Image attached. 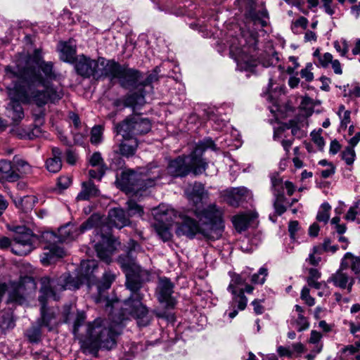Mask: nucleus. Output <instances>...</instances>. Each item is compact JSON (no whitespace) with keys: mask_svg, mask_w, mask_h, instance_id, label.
Segmentation results:
<instances>
[{"mask_svg":"<svg viewBox=\"0 0 360 360\" xmlns=\"http://www.w3.org/2000/svg\"><path fill=\"white\" fill-rule=\"evenodd\" d=\"M6 75L16 77L15 91L23 101L32 100L38 107H44L49 102L55 103L63 96L61 89L49 85L57 78V73L51 61H45L40 49H36L23 62L15 67L6 66Z\"/></svg>","mask_w":360,"mask_h":360,"instance_id":"f257e3e1","label":"nucleus"},{"mask_svg":"<svg viewBox=\"0 0 360 360\" xmlns=\"http://www.w3.org/2000/svg\"><path fill=\"white\" fill-rule=\"evenodd\" d=\"M209 195L204 184L197 181L193 184L188 198L195 207L193 213L198 221L189 217H184L182 221L178 224L177 235L193 238L196 234L200 233L212 240L221 236L224 229L222 210L215 203H211L203 208L198 206L203 200H207Z\"/></svg>","mask_w":360,"mask_h":360,"instance_id":"f03ea898","label":"nucleus"},{"mask_svg":"<svg viewBox=\"0 0 360 360\" xmlns=\"http://www.w3.org/2000/svg\"><path fill=\"white\" fill-rule=\"evenodd\" d=\"M126 70H133L131 77H129L127 86H120L131 92L123 97L113 100L112 105L118 110L130 108L133 111L141 109L146 103V96L153 94L154 84L159 80L160 68L156 66L152 71L143 72L138 69L130 68L129 65L124 64Z\"/></svg>","mask_w":360,"mask_h":360,"instance_id":"7ed1b4c3","label":"nucleus"},{"mask_svg":"<svg viewBox=\"0 0 360 360\" xmlns=\"http://www.w3.org/2000/svg\"><path fill=\"white\" fill-rule=\"evenodd\" d=\"M238 34L231 36L229 40V51L231 58L238 63L244 64L243 68L246 71L255 72L258 64L264 68L277 66L279 70L281 69V65H278L279 57L276 51L265 55L260 61L255 60L253 58L256 56L257 50V38L240 27H238Z\"/></svg>","mask_w":360,"mask_h":360,"instance_id":"20e7f679","label":"nucleus"},{"mask_svg":"<svg viewBox=\"0 0 360 360\" xmlns=\"http://www.w3.org/2000/svg\"><path fill=\"white\" fill-rule=\"evenodd\" d=\"M119 320L96 319L87 325L89 339L82 344L83 352L98 356L99 349L111 350L117 346V338L124 327L125 319Z\"/></svg>","mask_w":360,"mask_h":360,"instance_id":"39448f33","label":"nucleus"},{"mask_svg":"<svg viewBox=\"0 0 360 360\" xmlns=\"http://www.w3.org/2000/svg\"><path fill=\"white\" fill-rule=\"evenodd\" d=\"M105 59L99 57L94 60L84 54L77 56L75 61L74 68L76 73L84 79L92 77L96 80L108 78L110 81L117 79L119 84L126 87L133 70H126L114 59L108 60L104 65Z\"/></svg>","mask_w":360,"mask_h":360,"instance_id":"423d86ee","label":"nucleus"},{"mask_svg":"<svg viewBox=\"0 0 360 360\" xmlns=\"http://www.w3.org/2000/svg\"><path fill=\"white\" fill-rule=\"evenodd\" d=\"M40 295L38 300L41 305V318L38 320V324L41 327L52 329V322L56 319V314L47 306V300L49 298L57 301L60 299L59 293L67 290L79 289L82 281L72 277L70 274H63L60 276H44L40 280Z\"/></svg>","mask_w":360,"mask_h":360,"instance_id":"0eeeda50","label":"nucleus"},{"mask_svg":"<svg viewBox=\"0 0 360 360\" xmlns=\"http://www.w3.org/2000/svg\"><path fill=\"white\" fill-rule=\"evenodd\" d=\"M209 149L215 151L217 147L211 138H205L195 144L188 155H181L169 159L166 168L167 174L175 179L184 178L190 174L194 176L202 174L208 166L202 155Z\"/></svg>","mask_w":360,"mask_h":360,"instance_id":"6e6552de","label":"nucleus"},{"mask_svg":"<svg viewBox=\"0 0 360 360\" xmlns=\"http://www.w3.org/2000/svg\"><path fill=\"white\" fill-rule=\"evenodd\" d=\"M141 251V247L134 240H129L126 252L120 255L117 262L125 272V285L129 290H141L145 281L144 276L148 272L136 263V255Z\"/></svg>","mask_w":360,"mask_h":360,"instance_id":"1a4fd4ad","label":"nucleus"},{"mask_svg":"<svg viewBox=\"0 0 360 360\" xmlns=\"http://www.w3.org/2000/svg\"><path fill=\"white\" fill-rule=\"evenodd\" d=\"M151 127V122L148 118L143 117L140 114H134L117 123L115 129L117 134L122 135L123 139H136L138 135L148 133Z\"/></svg>","mask_w":360,"mask_h":360,"instance_id":"9d476101","label":"nucleus"},{"mask_svg":"<svg viewBox=\"0 0 360 360\" xmlns=\"http://www.w3.org/2000/svg\"><path fill=\"white\" fill-rule=\"evenodd\" d=\"M37 243L44 244V249L46 251L40 259L44 266L56 262L65 255L64 249L60 245L59 236L53 231H44L41 235H37Z\"/></svg>","mask_w":360,"mask_h":360,"instance_id":"9b49d317","label":"nucleus"},{"mask_svg":"<svg viewBox=\"0 0 360 360\" xmlns=\"http://www.w3.org/2000/svg\"><path fill=\"white\" fill-rule=\"evenodd\" d=\"M14 233V243L11 252L18 256H25L30 253L36 247L37 235L25 226H17L12 229Z\"/></svg>","mask_w":360,"mask_h":360,"instance_id":"f8f14e48","label":"nucleus"},{"mask_svg":"<svg viewBox=\"0 0 360 360\" xmlns=\"http://www.w3.org/2000/svg\"><path fill=\"white\" fill-rule=\"evenodd\" d=\"M130 295L124 302V305L128 307L130 314L136 320L139 327L148 326L153 316L150 314L148 307L142 303L143 295L140 290H129Z\"/></svg>","mask_w":360,"mask_h":360,"instance_id":"ddd939ff","label":"nucleus"},{"mask_svg":"<svg viewBox=\"0 0 360 360\" xmlns=\"http://www.w3.org/2000/svg\"><path fill=\"white\" fill-rule=\"evenodd\" d=\"M116 183L117 186L127 194H132L134 195H139L142 191H145L146 188L140 174L133 170L124 171L120 176L117 178Z\"/></svg>","mask_w":360,"mask_h":360,"instance_id":"4468645a","label":"nucleus"},{"mask_svg":"<svg viewBox=\"0 0 360 360\" xmlns=\"http://www.w3.org/2000/svg\"><path fill=\"white\" fill-rule=\"evenodd\" d=\"M36 288V283L32 277L21 278L9 293L8 302L22 305L27 302V295Z\"/></svg>","mask_w":360,"mask_h":360,"instance_id":"2eb2a0df","label":"nucleus"},{"mask_svg":"<svg viewBox=\"0 0 360 360\" xmlns=\"http://www.w3.org/2000/svg\"><path fill=\"white\" fill-rule=\"evenodd\" d=\"M9 102L6 106V116L9 118L13 126H18L25 117L24 109L20 103L22 99L15 91V85L12 88H8Z\"/></svg>","mask_w":360,"mask_h":360,"instance_id":"dca6fc26","label":"nucleus"},{"mask_svg":"<svg viewBox=\"0 0 360 360\" xmlns=\"http://www.w3.org/2000/svg\"><path fill=\"white\" fill-rule=\"evenodd\" d=\"M97 219L98 217L96 216L91 215L79 227H77L71 224H67L60 227L58 230L60 243H63V242L75 240L79 234L92 229L96 225Z\"/></svg>","mask_w":360,"mask_h":360,"instance_id":"f3484780","label":"nucleus"},{"mask_svg":"<svg viewBox=\"0 0 360 360\" xmlns=\"http://www.w3.org/2000/svg\"><path fill=\"white\" fill-rule=\"evenodd\" d=\"M174 284L170 278L162 276L158 278L156 288V295L160 303H165L167 308H174L176 304L175 298L172 296L174 293Z\"/></svg>","mask_w":360,"mask_h":360,"instance_id":"a211bd4d","label":"nucleus"},{"mask_svg":"<svg viewBox=\"0 0 360 360\" xmlns=\"http://www.w3.org/2000/svg\"><path fill=\"white\" fill-rule=\"evenodd\" d=\"M120 245V242L112 236H101L100 241L94 245V248L99 259L106 264L111 262V256Z\"/></svg>","mask_w":360,"mask_h":360,"instance_id":"6ab92c4d","label":"nucleus"},{"mask_svg":"<svg viewBox=\"0 0 360 360\" xmlns=\"http://www.w3.org/2000/svg\"><path fill=\"white\" fill-rule=\"evenodd\" d=\"M254 290L252 285H246L245 290H240L235 293H231L232 298L229 303V317L230 319L235 318L238 314L239 311H243L248 304V298L245 295V292L251 294Z\"/></svg>","mask_w":360,"mask_h":360,"instance_id":"aec40b11","label":"nucleus"},{"mask_svg":"<svg viewBox=\"0 0 360 360\" xmlns=\"http://www.w3.org/2000/svg\"><path fill=\"white\" fill-rule=\"evenodd\" d=\"M165 170L156 162H150L146 165L142 172H140L141 177L144 181L146 189L154 186L156 181L163 177Z\"/></svg>","mask_w":360,"mask_h":360,"instance_id":"412c9836","label":"nucleus"},{"mask_svg":"<svg viewBox=\"0 0 360 360\" xmlns=\"http://www.w3.org/2000/svg\"><path fill=\"white\" fill-rule=\"evenodd\" d=\"M347 267L348 264L342 260L340 268L329 277L328 282L333 283L335 287L340 289H347V292L349 293L352 292L354 283V278L349 276L347 274L343 271V269Z\"/></svg>","mask_w":360,"mask_h":360,"instance_id":"4be33fe9","label":"nucleus"},{"mask_svg":"<svg viewBox=\"0 0 360 360\" xmlns=\"http://www.w3.org/2000/svg\"><path fill=\"white\" fill-rule=\"evenodd\" d=\"M131 221L126 211L123 208L115 207L109 210L108 224L110 227L119 229L129 226Z\"/></svg>","mask_w":360,"mask_h":360,"instance_id":"5701e85b","label":"nucleus"},{"mask_svg":"<svg viewBox=\"0 0 360 360\" xmlns=\"http://www.w3.org/2000/svg\"><path fill=\"white\" fill-rule=\"evenodd\" d=\"M60 59L63 62L74 64L77 58V46L72 39L66 41H60L58 45Z\"/></svg>","mask_w":360,"mask_h":360,"instance_id":"b1692460","label":"nucleus"},{"mask_svg":"<svg viewBox=\"0 0 360 360\" xmlns=\"http://www.w3.org/2000/svg\"><path fill=\"white\" fill-rule=\"evenodd\" d=\"M20 179V174L15 169L13 161L0 160V182L13 183Z\"/></svg>","mask_w":360,"mask_h":360,"instance_id":"393cba45","label":"nucleus"},{"mask_svg":"<svg viewBox=\"0 0 360 360\" xmlns=\"http://www.w3.org/2000/svg\"><path fill=\"white\" fill-rule=\"evenodd\" d=\"M137 139H123L117 146H114L115 155H120L125 158H130L135 155L138 148Z\"/></svg>","mask_w":360,"mask_h":360,"instance_id":"a878e982","label":"nucleus"},{"mask_svg":"<svg viewBox=\"0 0 360 360\" xmlns=\"http://www.w3.org/2000/svg\"><path fill=\"white\" fill-rule=\"evenodd\" d=\"M81 186V191L76 197V200L78 201L89 200L91 198H97L101 195L100 190L92 180L83 181Z\"/></svg>","mask_w":360,"mask_h":360,"instance_id":"bb28decb","label":"nucleus"},{"mask_svg":"<svg viewBox=\"0 0 360 360\" xmlns=\"http://www.w3.org/2000/svg\"><path fill=\"white\" fill-rule=\"evenodd\" d=\"M249 278L250 273L247 271H243L240 274H234L231 276L227 290L231 293H235V292H238L240 290H245L246 285H250L248 284Z\"/></svg>","mask_w":360,"mask_h":360,"instance_id":"cd10ccee","label":"nucleus"},{"mask_svg":"<svg viewBox=\"0 0 360 360\" xmlns=\"http://www.w3.org/2000/svg\"><path fill=\"white\" fill-rule=\"evenodd\" d=\"M97 269L98 264L95 260H86L81 262V276L84 277L89 286L94 284L96 278L94 274Z\"/></svg>","mask_w":360,"mask_h":360,"instance_id":"c85d7f7f","label":"nucleus"},{"mask_svg":"<svg viewBox=\"0 0 360 360\" xmlns=\"http://www.w3.org/2000/svg\"><path fill=\"white\" fill-rule=\"evenodd\" d=\"M13 131L20 139L30 140L39 137L41 134V129L37 125L17 128Z\"/></svg>","mask_w":360,"mask_h":360,"instance_id":"c756f323","label":"nucleus"},{"mask_svg":"<svg viewBox=\"0 0 360 360\" xmlns=\"http://www.w3.org/2000/svg\"><path fill=\"white\" fill-rule=\"evenodd\" d=\"M115 279V275L112 272L108 271L103 274L100 281L95 280L94 285H96L100 295L111 287Z\"/></svg>","mask_w":360,"mask_h":360,"instance_id":"7c9ffc66","label":"nucleus"},{"mask_svg":"<svg viewBox=\"0 0 360 360\" xmlns=\"http://www.w3.org/2000/svg\"><path fill=\"white\" fill-rule=\"evenodd\" d=\"M15 320L13 312L11 311H2L0 313V329L3 333L15 327Z\"/></svg>","mask_w":360,"mask_h":360,"instance_id":"2f4dec72","label":"nucleus"},{"mask_svg":"<svg viewBox=\"0 0 360 360\" xmlns=\"http://www.w3.org/2000/svg\"><path fill=\"white\" fill-rule=\"evenodd\" d=\"M13 163L15 169L20 174V179L22 176L30 174L32 172V166L26 160L17 155L13 157Z\"/></svg>","mask_w":360,"mask_h":360,"instance_id":"473e14b6","label":"nucleus"},{"mask_svg":"<svg viewBox=\"0 0 360 360\" xmlns=\"http://www.w3.org/2000/svg\"><path fill=\"white\" fill-rule=\"evenodd\" d=\"M41 326L32 325L25 330V335L31 343H38L41 339Z\"/></svg>","mask_w":360,"mask_h":360,"instance_id":"72a5a7b5","label":"nucleus"},{"mask_svg":"<svg viewBox=\"0 0 360 360\" xmlns=\"http://www.w3.org/2000/svg\"><path fill=\"white\" fill-rule=\"evenodd\" d=\"M37 199L34 195H25L20 198L18 202H15L17 207L20 208L23 212H27L32 210L34 206Z\"/></svg>","mask_w":360,"mask_h":360,"instance_id":"f704fd0d","label":"nucleus"},{"mask_svg":"<svg viewBox=\"0 0 360 360\" xmlns=\"http://www.w3.org/2000/svg\"><path fill=\"white\" fill-rule=\"evenodd\" d=\"M308 271L309 276L307 278L308 285L317 290L321 289L322 284L318 280L321 278V273L314 268L309 269Z\"/></svg>","mask_w":360,"mask_h":360,"instance_id":"c9c22d12","label":"nucleus"},{"mask_svg":"<svg viewBox=\"0 0 360 360\" xmlns=\"http://www.w3.org/2000/svg\"><path fill=\"white\" fill-rule=\"evenodd\" d=\"M127 214L128 217L130 218L134 216L141 217L143 214V209L142 206L139 205L137 202L132 199L129 198L127 202Z\"/></svg>","mask_w":360,"mask_h":360,"instance_id":"e433bc0d","label":"nucleus"},{"mask_svg":"<svg viewBox=\"0 0 360 360\" xmlns=\"http://www.w3.org/2000/svg\"><path fill=\"white\" fill-rule=\"evenodd\" d=\"M232 222L235 229L239 232L245 231L249 224L248 218L243 214L233 216Z\"/></svg>","mask_w":360,"mask_h":360,"instance_id":"4c0bfd02","label":"nucleus"},{"mask_svg":"<svg viewBox=\"0 0 360 360\" xmlns=\"http://www.w3.org/2000/svg\"><path fill=\"white\" fill-rule=\"evenodd\" d=\"M268 275V269L265 266H262L257 273L254 274L253 275H250L249 281H251L253 284H260L262 285L265 281L266 277Z\"/></svg>","mask_w":360,"mask_h":360,"instance_id":"58836bf2","label":"nucleus"},{"mask_svg":"<svg viewBox=\"0 0 360 360\" xmlns=\"http://www.w3.org/2000/svg\"><path fill=\"white\" fill-rule=\"evenodd\" d=\"M205 115L209 120L213 121L214 122H219L218 125L219 127H223L225 126V120L224 119H219L218 115L220 113L219 109H213L208 108L205 110Z\"/></svg>","mask_w":360,"mask_h":360,"instance_id":"ea45409f","label":"nucleus"},{"mask_svg":"<svg viewBox=\"0 0 360 360\" xmlns=\"http://www.w3.org/2000/svg\"><path fill=\"white\" fill-rule=\"evenodd\" d=\"M330 209L331 207L328 202L322 203L316 215L317 221L326 224L329 220Z\"/></svg>","mask_w":360,"mask_h":360,"instance_id":"a19ab883","label":"nucleus"},{"mask_svg":"<svg viewBox=\"0 0 360 360\" xmlns=\"http://www.w3.org/2000/svg\"><path fill=\"white\" fill-rule=\"evenodd\" d=\"M103 140V128L101 125H95L91 131L90 141L93 145H98Z\"/></svg>","mask_w":360,"mask_h":360,"instance_id":"79ce46f5","label":"nucleus"},{"mask_svg":"<svg viewBox=\"0 0 360 360\" xmlns=\"http://www.w3.org/2000/svg\"><path fill=\"white\" fill-rule=\"evenodd\" d=\"M46 167L49 172L57 173L62 167V161L60 159L50 158L46 161Z\"/></svg>","mask_w":360,"mask_h":360,"instance_id":"37998d69","label":"nucleus"},{"mask_svg":"<svg viewBox=\"0 0 360 360\" xmlns=\"http://www.w3.org/2000/svg\"><path fill=\"white\" fill-rule=\"evenodd\" d=\"M341 157L343 160L345 161L346 164L351 165L355 160L356 153L354 148L351 146H347L341 153Z\"/></svg>","mask_w":360,"mask_h":360,"instance_id":"c03bdc74","label":"nucleus"},{"mask_svg":"<svg viewBox=\"0 0 360 360\" xmlns=\"http://www.w3.org/2000/svg\"><path fill=\"white\" fill-rule=\"evenodd\" d=\"M245 17L247 19L250 20L254 24L259 23L261 26L265 27L267 24L266 21L263 19H260L259 12L254 8H250L246 13Z\"/></svg>","mask_w":360,"mask_h":360,"instance_id":"a18cd8bd","label":"nucleus"},{"mask_svg":"<svg viewBox=\"0 0 360 360\" xmlns=\"http://www.w3.org/2000/svg\"><path fill=\"white\" fill-rule=\"evenodd\" d=\"M344 259H351V269L354 273V274L358 275L360 274V257H355L351 252H347Z\"/></svg>","mask_w":360,"mask_h":360,"instance_id":"49530a36","label":"nucleus"},{"mask_svg":"<svg viewBox=\"0 0 360 360\" xmlns=\"http://www.w3.org/2000/svg\"><path fill=\"white\" fill-rule=\"evenodd\" d=\"M86 314L82 311H77L76 318L73 323V328H72V333L74 335H77L79 332V328L83 326L84 323V321L86 320Z\"/></svg>","mask_w":360,"mask_h":360,"instance_id":"de8ad7c7","label":"nucleus"},{"mask_svg":"<svg viewBox=\"0 0 360 360\" xmlns=\"http://www.w3.org/2000/svg\"><path fill=\"white\" fill-rule=\"evenodd\" d=\"M300 298L309 307H312L315 304V299L309 294V289L307 286H304L301 290Z\"/></svg>","mask_w":360,"mask_h":360,"instance_id":"09e8293b","label":"nucleus"},{"mask_svg":"<svg viewBox=\"0 0 360 360\" xmlns=\"http://www.w3.org/2000/svg\"><path fill=\"white\" fill-rule=\"evenodd\" d=\"M155 230L158 235L163 241H168L171 239L172 233L167 227L163 225H158L155 227Z\"/></svg>","mask_w":360,"mask_h":360,"instance_id":"8fccbe9b","label":"nucleus"},{"mask_svg":"<svg viewBox=\"0 0 360 360\" xmlns=\"http://www.w3.org/2000/svg\"><path fill=\"white\" fill-rule=\"evenodd\" d=\"M333 46L341 56H345L349 51L348 44L345 39H343L341 41H335Z\"/></svg>","mask_w":360,"mask_h":360,"instance_id":"3c124183","label":"nucleus"},{"mask_svg":"<svg viewBox=\"0 0 360 360\" xmlns=\"http://www.w3.org/2000/svg\"><path fill=\"white\" fill-rule=\"evenodd\" d=\"M312 64L309 63L306 67L300 71V75L307 82H311L314 79V74L311 72Z\"/></svg>","mask_w":360,"mask_h":360,"instance_id":"603ef678","label":"nucleus"},{"mask_svg":"<svg viewBox=\"0 0 360 360\" xmlns=\"http://www.w3.org/2000/svg\"><path fill=\"white\" fill-rule=\"evenodd\" d=\"M271 189L274 193L277 192L278 189L283 191V181L279 178L278 174L273 175L271 176Z\"/></svg>","mask_w":360,"mask_h":360,"instance_id":"864d4df0","label":"nucleus"},{"mask_svg":"<svg viewBox=\"0 0 360 360\" xmlns=\"http://www.w3.org/2000/svg\"><path fill=\"white\" fill-rule=\"evenodd\" d=\"M333 59V55L327 52L323 53L322 56H319V63L322 68H327L329 67V65H330Z\"/></svg>","mask_w":360,"mask_h":360,"instance_id":"5fc2aeb1","label":"nucleus"},{"mask_svg":"<svg viewBox=\"0 0 360 360\" xmlns=\"http://www.w3.org/2000/svg\"><path fill=\"white\" fill-rule=\"evenodd\" d=\"M308 24V20L304 17H300L297 20H296L292 27L291 29L294 33H297V29L298 27H302V29H306Z\"/></svg>","mask_w":360,"mask_h":360,"instance_id":"6e6d98bb","label":"nucleus"},{"mask_svg":"<svg viewBox=\"0 0 360 360\" xmlns=\"http://www.w3.org/2000/svg\"><path fill=\"white\" fill-rule=\"evenodd\" d=\"M89 163L92 167L104 165L103 159L100 152H95L89 159Z\"/></svg>","mask_w":360,"mask_h":360,"instance_id":"4d7b16f0","label":"nucleus"},{"mask_svg":"<svg viewBox=\"0 0 360 360\" xmlns=\"http://www.w3.org/2000/svg\"><path fill=\"white\" fill-rule=\"evenodd\" d=\"M296 323L298 326V331L304 330L309 326L307 319L303 314H298Z\"/></svg>","mask_w":360,"mask_h":360,"instance_id":"13d9d810","label":"nucleus"},{"mask_svg":"<svg viewBox=\"0 0 360 360\" xmlns=\"http://www.w3.org/2000/svg\"><path fill=\"white\" fill-rule=\"evenodd\" d=\"M231 192L242 202L244 200V197L248 195V190L245 187H239L233 188Z\"/></svg>","mask_w":360,"mask_h":360,"instance_id":"bf43d9fd","label":"nucleus"},{"mask_svg":"<svg viewBox=\"0 0 360 360\" xmlns=\"http://www.w3.org/2000/svg\"><path fill=\"white\" fill-rule=\"evenodd\" d=\"M104 174H105V171L102 167L98 168L97 169H90L89 171V175L90 177L89 180L97 179L98 181H100Z\"/></svg>","mask_w":360,"mask_h":360,"instance_id":"052dcab7","label":"nucleus"},{"mask_svg":"<svg viewBox=\"0 0 360 360\" xmlns=\"http://www.w3.org/2000/svg\"><path fill=\"white\" fill-rule=\"evenodd\" d=\"M277 353L281 357L292 358L293 356V352L290 347L278 346L277 347Z\"/></svg>","mask_w":360,"mask_h":360,"instance_id":"680f3d73","label":"nucleus"},{"mask_svg":"<svg viewBox=\"0 0 360 360\" xmlns=\"http://www.w3.org/2000/svg\"><path fill=\"white\" fill-rule=\"evenodd\" d=\"M300 229L299 222L297 221H291L288 224V232L292 239L295 238V234Z\"/></svg>","mask_w":360,"mask_h":360,"instance_id":"e2e57ef3","label":"nucleus"},{"mask_svg":"<svg viewBox=\"0 0 360 360\" xmlns=\"http://www.w3.org/2000/svg\"><path fill=\"white\" fill-rule=\"evenodd\" d=\"M72 183V180L69 176H63L58 178L57 185L60 189L68 188Z\"/></svg>","mask_w":360,"mask_h":360,"instance_id":"0e129e2a","label":"nucleus"},{"mask_svg":"<svg viewBox=\"0 0 360 360\" xmlns=\"http://www.w3.org/2000/svg\"><path fill=\"white\" fill-rule=\"evenodd\" d=\"M331 240L330 238H326L324 239L323 243V251L324 252H330L332 253H335L338 250V245H331Z\"/></svg>","mask_w":360,"mask_h":360,"instance_id":"69168bd1","label":"nucleus"},{"mask_svg":"<svg viewBox=\"0 0 360 360\" xmlns=\"http://www.w3.org/2000/svg\"><path fill=\"white\" fill-rule=\"evenodd\" d=\"M348 85L344 86V96H354V97H360V86L358 85H354L351 89L349 90L348 92H347L346 87H347Z\"/></svg>","mask_w":360,"mask_h":360,"instance_id":"338daca9","label":"nucleus"},{"mask_svg":"<svg viewBox=\"0 0 360 360\" xmlns=\"http://www.w3.org/2000/svg\"><path fill=\"white\" fill-rule=\"evenodd\" d=\"M44 110H41L39 113H33L34 124L33 125H37L40 127L44 122Z\"/></svg>","mask_w":360,"mask_h":360,"instance_id":"774afa93","label":"nucleus"}]
</instances>
